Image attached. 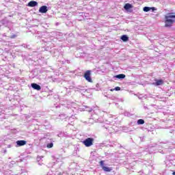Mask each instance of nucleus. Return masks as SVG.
I'll list each match as a JSON object with an SVG mask.
<instances>
[{"mask_svg": "<svg viewBox=\"0 0 175 175\" xmlns=\"http://www.w3.org/2000/svg\"><path fill=\"white\" fill-rule=\"evenodd\" d=\"M165 27L166 28L169 27H172L173 25V23L175 21V15H173L172 13H169L165 16Z\"/></svg>", "mask_w": 175, "mask_h": 175, "instance_id": "obj_1", "label": "nucleus"}, {"mask_svg": "<svg viewBox=\"0 0 175 175\" xmlns=\"http://www.w3.org/2000/svg\"><path fill=\"white\" fill-rule=\"evenodd\" d=\"M85 147H91L94 144V138L88 137L82 142Z\"/></svg>", "mask_w": 175, "mask_h": 175, "instance_id": "obj_2", "label": "nucleus"}, {"mask_svg": "<svg viewBox=\"0 0 175 175\" xmlns=\"http://www.w3.org/2000/svg\"><path fill=\"white\" fill-rule=\"evenodd\" d=\"M84 78L89 83H92V79L91 78V70H87L84 74Z\"/></svg>", "mask_w": 175, "mask_h": 175, "instance_id": "obj_3", "label": "nucleus"}, {"mask_svg": "<svg viewBox=\"0 0 175 175\" xmlns=\"http://www.w3.org/2000/svg\"><path fill=\"white\" fill-rule=\"evenodd\" d=\"M46 175H69L67 172L61 173L59 171H56L55 173L53 171H49Z\"/></svg>", "mask_w": 175, "mask_h": 175, "instance_id": "obj_4", "label": "nucleus"}, {"mask_svg": "<svg viewBox=\"0 0 175 175\" xmlns=\"http://www.w3.org/2000/svg\"><path fill=\"white\" fill-rule=\"evenodd\" d=\"M70 90H75V91H78L80 92L81 91H85V88H84V86H77L76 88L70 86Z\"/></svg>", "mask_w": 175, "mask_h": 175, "instance_id": "obj_5", "label": "nucleus"}, {"mask_svg": "<svg viewBox=\"0 0 175 175\" xmlns=\"http://www.w3.org/2000/svg\"><path fill=\"white\" fill-rule=\"evenodd\" d=\"M100 165L104 172H110L111 170V168L105 166V163L103 161H100Z\"/></svg>", "mask_w": 175, "mask_h": 175, "instance_id": "obj_6", "label": "nucleus"}, {"mask_svg": "<svg viewBox=\"0 0 175 175\" xmlns=\"http://www.w3.org/2000/svg\"><path fill=\"white\" fill-rule=\"evenodd\" d=\"M25 144H27V141L25 140L16 141V147H22L23 146H25Z\"/></svg>", "mask_w": 175, "mask_h": 175, "instance_id": "obj_7", "label": "nucleus"}, {"mask_svg": "<svg viewBox=\"0 0 175 175\" xmlns=\"http://www.w3.org/2000/svg\"><path fill=\"white\" fill-rule=\"evenodd\" d=\"M27 6H29V8H36L38 3L36 1H31L28 3Z\"/></svg>", "mask_w": 175, "mask_h": 175, "instance_id": "obj_8", "label": "nucleus"}, {"mask_svg": "<svg viewBox=\"0 0 175 175\" xmlns=\"http://www.w3.org/2000/svg\"><path fill=\"white\" fill-rule=\"evenodd\" d=\"M48 11H49V9H47V6L46 5H42L39 9L40 13H47Z\"/></svg>", "mask_w": 175, "mask_h": 175, "instance_id": "obj_9", "label": "nucleus"}, {"mask_svg": "<svg viewBox=\"0 0 175 175\" xmlns=\"http://www.w3.org/2000/svg\"><path fill=\"white\" fill-rule=\"evenodd\" d=\"M144 12H150L152 10V12H154L157 10V8L155 7H144L143 8Z\"/></svg>", "mask_w": 175, "mask_h": 175, "instance_id": "obj_10", "label": "nucleus"}, {"mask_svg": "<svg viewBox=\"0 0 175 175\" xmlns=\"http://www.w3.org/2000/svg\"><path fill=\"white\" fill-rule=\"evenodd\" d=\"M31 87H32L33 90H36L37 91H40V90H42V87H40L37 83H31Z\"/></svg>", "mask_w": 175, "mask_h": 175, "instance_id": "obj_11", "label": "nucleus"}, {"mask_svg": "<svg viewBox=\"0 0 175 175\" xmlns=\"http://www.w3.org/2000/svg\"><path fill=\"white\" fill-rule=\"evenodd\" d=\"M132 8H133V6L130 3H126L124 6V9L126 10V12H129V9H132Z\"/></svg>", "mask_w": 175, "mask_h": 175, "instance_id": "obj_12", "label": "nucleus"}, {"mask_svg": "<svg viewBox=\"0 0 175 175\" xmlns=\"http://www.w3.org/2000/svg\"><path fill=\"white\" fill-rule=\"evenodd\" d=\"M92 120H94V121H100V118H99V116L94 113L93 115H92V117H91Z\"/></svg>", "mask_w": 175, "mask_h": 175, "instance_id": "obj_13", "label": "nucleus"}, {"mask_svg": "<svg viewBox=\"0 0 175 175\" xmlns=\"http://www.w3.org/2000/svg\"><path fill=\"white\" fill-rule=\"evenodd\" d=\"M155 83H154V85L158 86V85H162L163 84V80L159 79V80H155Z\"/></svg>", "mask_w": 175, "mask_h": 175, "instance_id": "obj_14", "label": "nucleus"}, {"mask_svg": "<svg viewBox=\"0 0 175 175\" xmlns=\"http://www.w3.org/2000/svg\"><path fill=\"white\" fill-rule=\"evenodd\" d=\"M120 39L122 42H128V40H129V37L126 35H123L120 37Z\"/></svg>", "mask_w": 175, "mask_h": 175, "instance_id": "obj_15", "label": "nucleus"}, {"mask_svg": "<svg viewBox=\"0 0 175 175\" xmlns=\"http://www.w3.org/2000/svg\"><path fill=\"white\" fill-rule=\"evenodd\" d=\"M114 77L115 79H125L126 76L124 74H120V75H116Z\"/></svg>", "mask_w": 175, "mask_h": 175, "instance_id": "obj_16", "label": "nucleus"}, {"mask_svg": "<svg viewBox=\"0 0 175 175\" xmlns=\"http://www.w3.org/2000/svg\"><path fill=\"white\" fill-rule=\"evenodd\" d=\"M137 125H143V124H144V120H143V119H139V120L137 121Z\"/></svg>", "mask_w": 175, "mask_h": 175, "instance_id": "obj_17", "label": "nucleus"}, {"mask_svg": "<svg viewBox=\"0 0 175 175\" xmlns=\"http://www.w3.org/2000/svg\"><path fill=\"white\" fill-rule=\"evenodd\" d=\"M70 107H74V109H76V104L74 103H72L71 106L68 105L67 107H66V109H70Z\"/></svg>", "mask_w": 175, "mask_h": 175, "instance_id": "obj_18", "label": "nucleus"}, {"mask_svg": "<svg viewBox=\"0 0 175 175\" xmlns=\"http://www.w3.org/2000/svg\"><path fill=\"white\" fill-rule=\"evenodd\" d=\"M59 120H64V119L66 118V115L65 113L59 115Z\"/></svg>", "mask_w": 175, "mask_h": 175, "instance_id": "obj_19", "label": "nucleus"}, {"mask_svg": "<svg viewBox=\"0 0 175 175\" xmlns=\"http://www.w3.org/2000/svg\"><path fill=\"white\" fill-rule=\"evenodd\" d=\"M53 146H54V144H53V142H51L46 145V147H47V148H53Z\"/></svg>", "mask_w": 175, "mask_h": 175, "instance_id": "obj_20", "label": "nucleus"}, {"mask_svg": "<svg viewBox=\"0 0 175 175\" xmlns=\"http://www.w3.org/2000/svg\"><path fill=\"white\" fill-rule=\"evenodd\" d=\"M85 109H86V111H92V108H90V107H87V106H85Z\"/></svg>", "mask_w": 175, "mask_h": 175, "instance_id": "obj_21", "label": "nucleus"}, {"mask_svg": "<svg viewBox=\"0 0 175 175\" xmlns=\"http://www.w3.org/2000/svg\"><path fill=\"white\" fill-rule=\"evenodd\" d=\"M114 90H115V91H120L121 90V88L116 87Z\"/></svg>", "mask_w": 175, "mask_h": 175, "instance_id": "obj_22", "label": "nucleus"}, {"mask_svg": "<svg viewBox=\"0 0 175 175\" xmlns=\"http://www.w3.org/2000/svg\"><path fill=\"white\" fill-rule=\"evenodd\" d=\"M124 116H127V117H131V113H128V112H125L124 113Z\"/></svg>", "mask_w": 175, "mask_h": 175, "instance_id": "obj_23", "label": "nucleus"}, {"mask_svg": "<svg viewBox=\"0 0 175 175\" xmlns=\"http://www.w3.org/2000/svg\"><path fill=\"white\" fill-rule=\"evenodd\" d=\"M42 157H37V161L39 162V161H40V159H42Z\"/></svg>", "mask_w": 175, "mask_h": 175, "instance_id": "obj_24", "label": "nucleus"}, {"mask_svg": "<svg viewBox=\"0 0 175 175\" xmlns=\"http://www.w3.org/2000/svg\"><path fill=\"white\" fill-rule=\"evenodd\" d=\"M14 38H16V36H15V35L11 36V38H12V39H14Z\"/></svg>", "mask_w": 175, "mask_h": 175, "instance_id": "obj_25", "label": "nucleus"}, {"mask_svg": "<svg viewBox=\"0 0 175 175\" xmlns=\"http://www.w3.org/2000/svg\"><path fill=\"white\" fill-rule=\"evenodd\" d=\"M172 174H173V175H175V172H173Z\"/></svg>", "mask_w": 175, "mask_h": 175, "instance_id": "obj_26", "label": "nucleus"}, {"mask_svg": "<svg viewBox=\"0 0 175 175\" xmlns=\"http://www.w3.org/2000/svg\"><path fill=\"white\" fill-rule=\"evenodd\" d=\"M38 165H40V166H42V164H40V163H38Z\"/></svg>", "mask_w": 175, "mask_h": 175, "instance_id": "obj_27", "label": "nucleus"}]
</instances>
